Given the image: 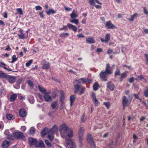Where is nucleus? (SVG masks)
Returning a JSON list of instances; mask_svg holds the SVG:
<instances>
[{
	"label": "nucleus",
	"instance_id": "1",
	"mask_svg": "<svg viewBox=\"0 0 148 148\" xmlns=\"http://www.w3.org/2000/svg\"><path fill=\"white\" fill-rule=\"evenodd\" d=\"M60 130L61 136L63 138L66 137V136L69 138H71L73 136L72 130L68 127H67L65 124L61 125Z\"/></svg>",
	"mask_w": 148,
	"mask_h": 148
},
{
	"label": "nucleus",
	"instance_id": "2",
	"mask_svg": "<svg viewBox=\"0 0 148 148\" xmlns=\"http://www.w3.org/2000/svg\"><path fill=\"white\" fill-rule=\"evenodd\" d=\"M74 86L75 88L74 92L75 93L78 92L80 89H81V90L79 92V94L82 95L84 93L85 90V88L80 84V83L78 80H76L75 81L74 83Z\"/></svg>",
	"mask_w": 148,
	"mask_h": 148
},
{
	"label": "nucleus",
	"instance_id": "3",
	"mask_svg": "<svg viewBox=\"0 0 148 148\" xmlns=\"http://www.w3.org/2000/svg\"><path fill=\"white\" fill-rule=\"evenodd\" d=\"M13 135L15 138L24 141H26L25 137L24 136L23 133L21 132H16L13 133Z\"/></svg>",
	"mask_w": 148,
	"mask_h": 148
},
{
	"label": "nucleus",
	"instance_id": "4",
	"mask_svg": "<svg viewBox=\"0 0 148 148\" xmlns=\"http://www.w3.org/2000/svg\"><path fill=\"white\" fill-rule=\"evenodd\" d=\"M108 75L104 71H102L99 73L100 78L103 81L106 82L107 80V75Z\"/></svg>",
	"mask_w": 148,
	"mask_h": 148
},
{
	"label": "nucleus",
	"instance_id": "5",
	"mask_svg": "<svg viewBox=\"0 0 148 148\" xmlns=\"http://www.w3.org/2000/svg\"><path fill=\"white\" fill-rule=\"evenodd\" d=\"M87 140L88 143L91 145L92 147H95V143L94 142L92 136L90 134H88L87 135Z\"/></svg>",
	"mask_w": 148,
	"mask_h": 148
},
{
	"label": "nucleus",
	"instance_id": "6",
	"mask_svg": "<svg viewBox=\"0 0 148 148\" xmlns=\"http://www.w3.org/2000/svg\"><path fill=\"white\" fill-rule=\"evenodd\" d=\"M112 70L111 69V67L109 64H106L105 71H104L108 75H110L112 73Z\"/></svg>",
	"mask_w": 148,
	"mask_h": 148
},
{
	"label": "nucleus",
	"instance_id": "7",
	"mask_svg": "<svg viewBox=\"0 0 148 148\" xmlns=\"http://www.w3.org/2000/svg\"><path fill=\"white\" fill-rule=\"evenodd\" d=\"M6 78L8 79V82L11 84L14 83L15 82L16 79L15 76L9 75H7Z\"/></svg>",
	"mask_w": 148,
	"mask_h": 148
},
{
	"label": "nucleus",
	"instance_id": "8",
	"mask_svg": "<svg viewBox=\"0 0 148 148\" xmlns=\"http://www.w3.org/2000/svg\"><path fill=\"white\" fill-rule=\"evenodd\" d=\"M50 92L46 93L44 95V98L45 101L47 102H51L53 101L52 97L48 95Z\"/></svg>",
	"mask_w": 148,
	"mask_h": 148
},
{
	"label": "nucleus",
	"instance_id": "9",
	"mask_svg": "<svg viewBox=\"0 0 148 148\" xmlns=\"http://www.w3.org/2000/svg\"><path fill=\"white\" fill-rule=\"evenodd\" d=\"M43 63L42 67L43 69H48L50 68V64L49 62L46 61V60H43Z\"/></svg>",
	"mask_w": 148,
	"mask_h": 148
},
{
	"label": "nucleus",
	"instance_id": "10",
	"mask_svg": "<svg viewBox=\"0 0 148 148\" xmlns=\"http://www.w3.org/2000/svg\"><path fill=\"white\" fill-rule=\"evenodd\" d=\"M107 88L111 91H113L114 90V86L111 82H109L107 83Z\"/></svg>",
	"mask_w": 148,
	"mask_h": 148
},
{
	"label": "nucleus",
	"instance_id": "11",
	"mask_svg": "<svg viewBox=\"0 0 148 148\" xmlns=\"http://www.w3.org/2000/svg\"><path fill=\"white\" fill-rule=\"evenodd\" d=\"M131 101L127 99L126 97L123 96L122 99V104L128 105L131 103Z\"/></svg>",
	"mask_w": 148,
	"mask_h": 148
},
{
	"label": "nucleus",
	"instance_id": "12",
	"mask_svg": "<svg viewBox=\"0 0 148 148\" xmlns=\"http://www.w3.org/2000/svg\"><path fill=\"white\" fill-rule=\"evenodd\" d=\"M105 26L108 29H113L114 28L116 27L110 21L107 22L106 23Z\"/></svg>",
	"mask_w": 148,
	"mask_h": 148
},
{
	"label": "nucleus",
	"instance_id": "13",
	"mask_svg": "<svg viewBox=\"0 0 148 148\" xmlns=\"http://www.w3.org/2000/svg\"><path fill=\"white\" fill-rule=\"evenodd\" d=\"M92 97L93 99V101L94 102L95 105V106H97L98 104H99V102L96 98L95 94V93H92Z\"/></svg>",
	"mask_w": 148,
	"mask_h": 148
},
{
	"label": "nucleus",
	"instance_id": "14",
	"mask_svg": "<svg viewBox=\"0 0 148 148\" xmlns=\"http://www.w3.org/2000/svg\"><path fill=\"white\" fill-rule=\"evenodd\" d=\"M100 39L102 42L107 43L110 39V35L109 34H107L105 36V39H104L102 38H101Z\"/></svg>",
	"mask_w": 148,
	"mask_h": 148
},
{
	"label": "nucleus",
	"instance_id": "15",
	"mask_svg": "<svg viewBox=\"0 0 148 148\" xmlns=\"http://www.w3.org/2000/svg\"><path fill=\"white\" fill-rule=\"evenodd\" d=\"M28 140L29 144L31 146L34 144L35 145V143H36L37 142L36 139L32 138H29Z\"/></svg>",
	"mask_w": 148,
	"mask_h": 148
},
{
	"label": "nucleus",
	"instance_id": "16",
	"mask_svg": "<svg viewBox=\"0 0 148 148\" xmlns=\"http://www.w3.org/2000/svg\"><path fill=\"white\" fill-rule=\"evenodd\" d=\"M35 146L36 147H44L45 146L42 140H40L38 142L37 141L35 143Z\"/></svg>",
	"mask_w": 148,
	"mask_h": 148
},
{
	"label": "nucleus",
	"instance_id": "17",
	"mask_svg": "<svg viewBox=\"0 0 148 148\" xmlns=\"http://www.w3.org/2000/svg\"><path fill=\"white\" fill-rule=\"evenodd\" d=\"M67 26L69 29H71L73 31L76 32L77 30V27L71 24L68 23Z\"/></svg>",
	"mask_w": 148,
	"mask_h": 148
},
{
	"label": "nucleus",
	"instance_id": "18",
	"mask_svg": "<svg viewBox=\"0 0 148 148\" xmlns=\"http://www.w3.org/2000/svg\"><path fill=\"white\" fill-rule=\"evenodd\" d=\"M20 116L22 117H25L27 114L26 111L24 109H21L19 112Z\"/></svg>",
	"mask_w": 148,
	"mask_h": 148
},
{
	"label": "nucleus",
	"instance_id": "19",
	"mask_svg": "<svg viewBox=\"0 0 148 148\" xmlns=\"http://www.w3.org/2000/svg\"><path fill=\"white\" fill-rule=\"evenodd\" d=\"M66 143L69 145H71V147H75V143L73 142L72 140L71 139H67L66 140Z\"/></svg>",
	"mask_w": 148,
	"mask_h": 148
},
{
	"label": "nucleus",
	"instance_id": "20",
	"mask_svg": "<svg viewBox=\"0 0 148 148\" xmlns=\"http://www.w3.org/2000/svg\"><path fill=\"white\" fill-rule=\"evenodd\" d=\"M10 142L8 140H5L3 142L1 146L3 148H7L9 146Z\"/></svg>",
	"mask_w": 148,
	"mask_h": 148
},
{
	"label": "nucleus",
	"instance_id": "21",
	"mask_svg": "<svg viewBox=\"0 0 148 148\" xmlns=\"http://www.w3.org/2000/svg\"><path fill=\"white\" fill-rule=\"evenodd\" d=\"M127 76V73L124 72L122 73L121 74L120 77V82H122L123 80V79L126 78Z\"/></svg>",
	"mask_w": 148,
	"mask_h": 148
},
{
	"label": "nucleus",
	"instance_id": "22",
	"mask_svg": "<svg viewBox=\"0 0 148 148\" xmlns=\"http://www.w3.org/2000/svg\"><path fill=\"white\" fill-rule=\"evenodd\" d=\"M84 128L83 127H81L79 130V138H83L84 133Z\"/></svg>",
	"mask_w": 148,
	"mask_h": 148
},
{
	"label": "nucleus",
	"instance_id": "23",
	"mask_svg": "<svg viewBox=\"0 0 148 148\" xmlns=\"http://www.w3.org/2000/svg\"><path fill=\"white\" fill-rule=\"evenodd\" d=\"M54 134L51 133V132H48V138L51 141H52L54 138Z\"/></svg>",
	"mask_w": 148,
	"mask_h": 148
},
{
	"label": "nucleus",
	"instance_id": "24",
	"mask_svg": "<svg viewBox=\"0 0 148 148\" xmlns=\"http://www.w3.org/2000/svg\"><path fill=\"white\" fill-rule=\"evenodd\" d=\"M76 97L75 95H71L70 97V106L71 107L73 103V102L75 99Z\"/></svg>",
	"mask_w": 148,
	"mask_h": 148
},
{
	"label": "nucleus",
	"instance_id": "25",
	"mask_svg": "<svg viewBox=\"0 0 148 148\" xmlns=\"http://www.w3.org/2000/svg\"><path fill=\"white\" fill-rule=\"evenodd\" d=\"M6 64L5 63L0 62V67L3 68L5 70L8 71H12V70L10 69H8L5 67Z\"/></svg>",
	"mask_w": 148,
	"mask_h": 148
},
{
	"label": "nucleus",
	"instance_id": "26",
	"mask_svg": "<svg viewBox=\"0 0 148 148\" xmlns=\"http://www.w3.org/2000/svg\"><path fill=\"white\" fill-rule=\"evenodd\" d=\"M60 102H64V99L65 98V95L64 92L63 91H60Z\"/></svg>",
	"mask_w": 148,
	"mask_h": 148
},
{
	"label": "nucleus",
	"instance_id": "27",
	"mask_svg": "<svg viewBox=\"0 0 148 148\" xmlns=\"http://www.w3.org/2000/svg\"><path fill=\"white\" fill-rule=\"evenodd\" d=\"M57 130L58 127L56 125H54L48 132H51V133L54 134L57 131Z\"/></svg>",
	"mask_w": 148,
	"mask_h": 148
},
{
	"label": "nucleus",
	"instance_id": "28",
	"mask_svg": "<svg viewBox=\"0 0 148 148\" xmlns=\"http://www.w3.org/2000/svg\"><path fill=\"white\" fill-rule=\"evenodd\" d=\"M87 42L88 43H93L95 42V41L92 37H91L86 39Z\"/></svg>",
	"mask_w": 148,
	"mask_h": 148
},
{
	"label": "nucleus",
	"instance_id": "29",
	"mask_svg": "<svg viewBox=\"0 0 148 148\" xmlns=\"http://www.w3.org/2000/svg\"><path fill=\"white\" fill-rule=\"evenodd\" d=\"M47 14L49 15L51 14H53L56 13V11L52 9H49L46 11Z\"/></svg>",
	"mask_w": 148,
	"mask_h": 148
},
{
	"label": "nucleus",
	"instance_id": "30",
	"mask_svg": "<svg viewBox=\"0 0 148 148\" xmlns=\"http://www.w3.org/2000/svg\"><path fill=\"white\" fill-rule=\"evenodd\" d=\"M48 128L47 127L45 128L41 132L42 136L43 137L46 135L47 133H48Z\"/></svg>",
	"mask_w": 148,
	"mask_h": 148
},
{
	"label": "nucleus",
	"instance_id": "31",
	"mask_svg": "<svg viewBox=\"0 0 148 148\" xmlns=\"http://www.w3.org/2000/svg\"><path fill=\"white\" fill-rule=\"evenodd\" d=\"M22 81V78H20L19 79L17 82H16V84H17V87H16L14 85H13V86L16 89H19V88H20V85L21 83V82Z\"/></svg>",
	"mask_w": 148,
	"mask_h": 148
},
{
	"label": "nucleus",
	"instance_id": "32",
	"mask_svg": "<svg viewBox=\"0 0 148 148\" xmlns=\"http://www.w3.org/2000/svg\"><path fill=\"white\" fill-rule=\"evenodd\" d=\"M7 119L9 120H13L14 119V116L13 115L11 114H8L6 115Z\"/></svg>",
	"mask_w": 148,
	"mask_h": 148
},
{
	"label": "nucleus",
	"instance_id": "33",
	"mask_svg": "<svg viewBox=\"0 0 148 148\" xmlns=\"http://www.w3.org/2000/svg\"><path fill=\"white\" fill-rule=\"evenodd\" d=\"M58 101H53L51 104V106L53 109L54 110L55 109L56 110L58 109V108H56V106L57 105Z\"/></svg>",
	"mask_w": 148,
	"mask_h": 148
},
{
	"label": "nucleus",
	"instance_id": "34",
	"mask_svg": "<svg viewBox=\"0 0 148 148\" xmlns=\"http://www.w3.org/2000/svg\"><path fill=\"white\" fill-rule=\"evenodd\" d=\"M120 73L121 72L120 70L118 68L116 69L114 73V77H116L117 76L119 75Z\"/></svg>",
	"mask_w": 148,
	"mask_h": 148
},
{
	"label": "nucleus",
	"instance_id": "35",
	"mask_svg": "<svg viewBox=\"0 0 148 148\" xmlns=\"http://www.w3.org/2000/svg\"><path fill=\"white\" fill-rule=\"evenodd\" d=\"M38 87L39 89V90L41 92L44 93L45 94V93H46V90L43 87H42L41 86H40V85H38Z\"/></svg>",
	"mask_w": 148,
	"mask_h": 148
},
{
	"label": "nucleus",
	"instance_id": "36",
	"mask_svg": "<svg viewBox=\"0 0 148 148\" xmlns=\"http://www.w3.org/2000/svg\"><path fill=\"white\" fill-rule=\"evenodd\" d=\"M17 95L16 94H12L10 98V100L11 101H14L16 98Z\"/></svg>",
	"mask_w": 148,
	"mask_h": 148
},
{
	"label": "nucleus",
	"instance_id": "37",
	"mask_svg": "<svg viewBox=\"0 0 148 148\" xmlns=\"http://www.w3.org/2000/svg\"><path fill=\"white\" fill-rule=\"evenodd\" d=\"M75 10H73L72 12L70 14V16L72 19H74L78 16L77 14H75L74 12Z\"/></svg>",
	"mask_w": 148,
	"mask_h": 148
},
{
	"label": "nucleus",
	"instance_id": "38",
	"mask_svg": "<svg viewBox=\"0 0 148 148\" xmlns=\"http://www.w3.org/2000/svg\"><path fill=\"white\" fill-rule=\"evenodd\" d=\"M8 75L3 73L2 71H0V77L2 78H6Z\"/></svg>",
	"mask_w": 148,
	"mask_h": 148
},
{
	"label": "nucleus",
	"instance_id": "39",
	"mask_svg": "<svg viewBox=\"0 0 148 148\" xmlns=\"http://www.w3.org/2000/svg\"><path fill=\"white\" fill-rule=\"evenodd\" d=\"M98 86L99 84L97 82H95L93 86V90L95 91L97 90L98 89Z\"/></svg>",
	"mask_w": 148,
	"mask_h": 148
},
{
	"label": "nucleus",
	"instance_id": "40",
	"mask_svg": "<svg viewBox=\"0 0 148 148\" xmlns=\"http://www.w3.org/2000/svg\"><path fill=\"white\" fill-rule=\"evenodd\" d=\"M144 95L146 97H148V86L145 87V89L144 91Z\"/></svg>",
	"mask_w": 148,
	"mask_h": 148
},
{
	"label": "nucleus",
	"instance_id": "41",
	"mask_svg": "<svg viewBox=\"0 0 148 148\" xmlns=\"http://www.w3.org/2000/svg\"><path fill=\"white\" fill-rule=\"evenodd\" d=\"M69 35V34L68 33H61L60 35V37L63 38H66Z\"/></svg>",
	"mask_w": 148,
	"mask_h": 148
},
{
	"label": "nucleus",
	"instance_id": "42",
	"mask_svg": "<svg viewBox=\"0 0 148 148\" xmlns=\"http://www.w3.org/2000/svg\"><path fill=\"white\" fill-rule=\"evenodd\" d=\"M70 22L71 23H74L76 25H77L79 23V20L77 19H73L70 21Z\"/></svg>",
	"mask_w": 148,
	"mask_h": 148
},
{
	"label": "nucleus",
	"instance_id": "43",
	"mask_svg": "<svg viewBox=\"0 0 148 148\" xmlns=\"http://www.w3.org/2000/svg\"><path fill=\"white\" fill-rule=\"evenodd\" d=\"M137 13H135L133 15H132L131 16V18H127V19L129 21H133L134 20L135 17H136L137 16Z\"/></svg>",
	"mask_w": 148,
	"mask_h": 148
},
{
	"label": "nucleus",
	"instance_id": "44",
	"mask_svg": "<svg viewBox=\"0 0 148 148\" xmlns=\"http://www.w3.org/2000/svg\"><path fill=\"white\" fill-rule=\"evenodd\" d=\"M35 132V128L33 127H32L29 130V133L30 134L33 135L34 134Z\"/></svg>",
	"mask_w": 148,
	"mask_h": 148
},
{
	"label": "nucleus",
	"instance_id": "45",
	"mask_svg": "<svg viewBox=\"0 0 148 148\" xmlns=\"http://www.w3.org/2000/svg\"><path fill=\"white\" fill-rule=\"evenodd\" d=\"M12 60L11 62V63H13L14 62L16 61L17 60L18 58L16 57V56L15 55H13L12 56Z\"/></svg>",
	"mask_w": 148,
	"mask_h": 148
},
{
	"label": "nucleus",
	"instance_id": "46",
	"mask_svg": "<svg viewBox=\"0 0 148 148\" xmlns=\"http://www.w3.org/2000/svg\"><path fill=\"white\" fill-rule=\"evenodd\" d=\"M58 91L56 90H55L52 93V96L53 97L55 98L57 96Z\"/></svg>",
	"mask_w": 148,
	"mask_h": 148
},
{
	"label": "nucleus",
	"instance_id": "47",
	"mask_svg": "<svg viewBox=\"0 0 148 148\" xmlns=\"http://www.w3.org/2000/svg\"><path fill=\"white\" fill-rule=\"evenodd\" d=\"M27 83L28 85L32 88L34 87V84L32 81L30 80H29L27 81Z\"/></svg>",
	"mask_w": 148,
	"mask_h": 148
},
{
	"label": "nucleus",
	"instance_id": "48",
	"mask_svg": "<svg viewBox=\"0 0 148 148\" xmlns=\"http://www.w3.org/2000/svg\"><path fill=\"white\" fill-rule=\"evenodd\" d=\"M7 138L10 140H14V136L13 135H12L11 134H9L7 136H6Z\"/></svg>",
	"mask_w": 148,
	"mask_h": 148
},
{
	"label": "nucleus",
	"instance_id": "49",
	"mask_svg": "<svg viewBox=\"0 0 148 148\" xmlns=\"http://www.w3.org/2000/svg\"><path fill=\"white\" fill-rule=\"evenodd\" d=\"M33 60H29L26 63L25 65L26 66L28 67L32 64Z\"/></svg>",
	"mask_w": 148,
	"mask_h": 148
},
{
	"label": "nucleus",
	"instance_id": "50",
	"mask_svg": "<svg viewBox=\"0 0 148 148\" xmlns=\"http://www.w3.org/2000/svg\"><path fill=\"white\" fill-rule=\"evenodd\" d=\"M83 140V138H79V146L80 148H81L83 146L82 143V140Z\"/></svg>",
	"mask_w": 148,
	"mask_h": 148
},
{
	"label": "nucleus",
	"instance_id": "51",
	"mask_svg": "<svg viewBox=\"0 0 148 148\" xmlns=\"http://www.w3.org/2000/svg\"><path fill=\"white\" fill-rule=\"evenodd\" d=\"M29 101L31 104H33L34 103V100L33 96L31 97L29 99Z\"/></svg>",
	"mask_w": 148,
	"mask_h": 148
},
{
	"label": "nucleus",
	"instance_id": "52",
	"mask_svg": "<svg viewBox=\"0 0 148 148\" xmlns=\"http://www.w3.org/2000/svg\"><path fill=\"white\" fill-rule=\"evenodd\" d=\"M61 102V105L60 107V110H62L65 106V103L64 102Z\"/></svg>",
	"mask_w": 148,
	"mask_h": 148
},
{
	"label": "nucleus",
	"instance_id": "53",
	"mask_svg": "<svg viewBox=\"0 0 148 148\" xmlns=\"http://www.w3.org/2000/svg\"><path fill=\"white\" fill-rule=\"evenodd\" d=\"M45 142L47 145L49 147H51L52 146L51 144L50 143L49 141L47 140H45Z\"/></svg>",
	"mask_w": 148,
	"mask_h": 148
},
{
	"label": "nucleus",
	"instance_id": "54",
	"mask_svg": "<svg viewBox=\"0 0 148 148\" xmlns=\"http://www.w3.org/2000/svg\"><path fill=\"white\" fill-rule=\"evenodd\" d=\"M138 77L140 80L142 79L145 80V82H146L147 81V79L145 78L142 75L138 76Z\"/></svg>",
	"mask_w": 148,
	"mask_h": 148
},
{
	"label": "nucleus",
	"instance_id": "55",
	"mask_svg": "<svg viewBox=\"0 0 148 148\" xmlns=\"http://www.w3.org/2000/svg\"><path fill=\"white\" fill-rule=\"evenodd\" d=\"M103 105H104L108 109L109 108V107L110 106V104L109 102H104Z\"/></svg>",
	"mask_w": 148,
	"mask_h": 148
},
{
	"label": "nucleus",
	"instance_id": "56",
	"mask_svg": "<svg viewBox=\"0 0 148 148\" xmlns=\"http://www.w3.org/2000/svg\"><path fill=\"white\" fill-rule=\"evenodd\" d=\"M17 11L18 13L21 15L23 14L22 10L21 8H18L17 9Z\"/></svg>",
	"mask_w": 148,
	"mask_h": 148
},
{
	"label": "nucleus",
	"instance_id": "57",
	"mask_svg": "<svg viewBox=\"0 0 148 148\" xmlns=\"http://www.w3.org/2000/svg\"><path fill=\"white\" fill-rule=\"evenodd\" d=\"M18 35L20 39H23L24 38V34H18Z\"/></svg>",
	"mask_w": 148,
	"mask_h": 148
},
{
	"label": "nucleus",
	"instance_id": "58",
	"mask_svg": "<svg viewBox=\"0 0 148 148\" xmlns=\"http://www.w3.org/2000/svg\"><path fill=\"white\" fill-rule=\"evenodd\" d=\"M67 26H64L62 28H60L59 30L60 31H62L63 30H65V31L68 30V28H67Z\"/></svg>",
	"mask_w": 148,
	"mask_h": 148
},
{
	"label": "nucleus",
	"instance_id": "59",
	"mask_svg": "<svg viewBox=\"0 0 148 148\" xmlns=\"http://www.w3.org/2000/svg\"><path fill=\"white\" fill-rule=\"evenodd\" d=\"M112 52L113 50L112 49H110V48H109L108 49L107 51V53L108 54L110 55L111 53H112Z\"/></svg>",
	"mask_w": 148,
	"mask_h": 148
},
{
	"label": "nucleus",
	"instance_id": "60",
	"mask_svg": "<svg viewBox=\"0 0 148 148\" xmlns=\"http://www.w3.org/2000/svg\"><path fill=\"white\" fill-rule=\"evenodd\" d=\"M95 0H90L89 3L91 5H94L95 4Z\"/></svg>",
	"mask_w": 148,
	"mask_h": 148
},
{
	"label": "nucleus",
	"instance_id": "61",
	"mask_svg": "<svg viewBox=\"0 0 148 148\" xmlns=\"http://www.w3.org/2000/svg\"><path fill=\"white\" fill-rule=\"evenodd\" d=\"M36 10H40L42 9V8L40 6H37L35 7Z\"/></svg>",
	"mask_w": 148,
	"mask_h": 148
},
{
	"label": "nucleus",
	"instance_id": "62",
	"mask_svg": "<svg viewBox=\"0 0 148 148\" xmlns=\"http://www.w3.org/2000/svg\"><path fill=\"white\" fill-rule=\"evenodd\" d=\"M4 134L6 135V136H7L10 134L9 130H5L4 132Z\"/></svg>",
	"mask_w": 148,
	"mask_h": 148
},
{
	"label": "nucleus",
	"instance_id": "63",
	"mask_svg": "<svg viewBox=\"0 0 148 148\" xmlns=\"http://www.w3.org/2000/svg\"><path fill=\"white\" fill-rule=\"evenodd\" d=\"M96 52L97 53H101L103 51V49L101 48H98L96 50Z\"/></svg>",
	"mask_w": 148,
	"mask_h": 148
},
{
	"label": "nucleus",
	"instance_id": "64",
	"mask_svg": "<svg viewBox=\"0 0 148 148\" xmlns=\"http://www.w3.org/2000/svg\"><path fill=\"white\" fill-rule=\"evenodd\" d=\"M145 56L146 58V64H148V54H145Z\"/></svg>",
	"mask_w": 148,
	"mask_h": 148
}]
</instances>
